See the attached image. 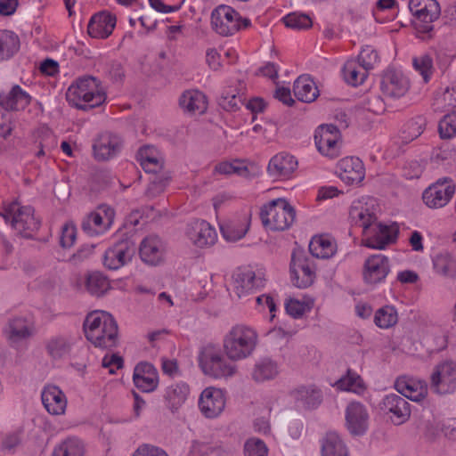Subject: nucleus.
I'll list each match as a JSON object with an SVG mask.
<instances>
[{"label":"nucleus","instance_id":"obj_58","mask_svg":"<svg viewBox=\"0 0 456 456\" xmlns=\"http://www.w3.org/2000/svg\"><path fill=\"white\" fill-rule=\"evenodd\" d=\"M215 171L222 175H239L246 176L248 175V169L244 162L240 160L224 161L217 164Z\"/></svg>","mask_w":456,"mask_h":456},{"label":"nucleus","instance_id":"obj_33","mask_svg":"<svg viewBox=\"0 0 456 456\" xmlns=\"http://www.w3.org/2000/svg\"><path fill=\"white\" fill-rule=\"evenodd\" d=\"M419 337L429 352H437L446 347L447 336L444 330L437 324L427 323L419 328Z\"/></svg>","mask_w":456,"mask_h":456},{"label":"nucleus","instance_id":"obj_30","mask_svg":"<svg viewBox=\"0 0 456 456\" xmlns=\"http://www.w3.org/2000/svg\"><path fill=\"white\" fill-rule=\"evenodd\" d=\"M408 78L400 70L389 69L382 77L380 89L388 98L397 99L403 96L409 90Z\"/></svg>","mask_w":456,"mask_h":456},{"label":"nucleus","instance_id":"obj_53","mask_svg":"<svg viewBox=\"0 0 456 456\" xmlns=\"http://www.w3.org/2000/svg\"><path fill=\"white\" fill-rule=\"evenodd\" d=\"M435 272L447 278L456 277V260L449 254L437 255L433 260Z\"/></svg>","mask_w":456,"mask_h":456},{"label":"nucleus","instance_id":"obj_39","mask_svg":"<svg viewBox=\"0 0 456 456\" xmlns=\"http://www.w3.org/2000/svg\"><path fill=\"white\" fill-rule=\"evenodd\" d=\"M73 345V339L65 335L53 336L45 343L46 353L53 360L67 359L72 351Z\"/></svg>","mask_w":456,"mask_h":456},{"label":"nucleus","instance_id":"obj_50","mask_svg":"<svg viewBox=\"0 0 456 456\" xmlns=\"http://www.w3.org/2000/svg\"><path fill=\"white\" fill-rule=\"evenodd\" d=\"M332 386L340 391L351 392L357 395L362 394L366 389L361 376L350 370Z\"/></svg>","mask_w":456,"mask_h":456},{"label":"nucleus","instance_id":"obj_35","mask_svg":"<svg viewBox=\"0 0 456 456\" xmlns=\"http://www.w3.org/2000/svg\"><path fill=\"white\" fill-rule=\"evenodd\" d=\"M116 16L109 12H101L94 14L88 24V34L94 38H106L116 26Z\"/></svg>","mask_w":456,"mask_h":456},{"label":"nucleus","instance_id":"obj_10","mask_svg":"<svg viewBox=\"0 0 456 456\" xmlns=\"http://www.w3.org/2000/svg\"><path fill=\"white\" fill-rule=\"evenodd\" d=\"M6 223L11 221L12 228L23 237H31L39 227L38 221L34 216V211L29 206H20L18 202L11 203L4 214H0Z\"/></svg>","mask_w":456,"mask_h":456},{"label":"nucleus","instance_id":"obj_25","mask_svg":"<svg viewBox=\"0 0 456 456\" xmlns=\"http://www.w3.org/2000/svg\"><path fill=\"white\" fill-rule=\"evenodd\" d=\"M298 162L295 156L288 152H279L273 156L267 165L268 175L276 181H286L293 177Z\"/></svg>","mask_w":456,"mask_h":456},{"label":"nucleus","instance_id":"obj_36","mask_svg":"<svg viewBox=\"0 0 456 456\" xmlns=\"http://www.w3.org/2000/svg\"><path fill=\"white\" fill-rule=\"evenodd\" d=\"M121 140L118 135L105 133L99 136L94 144V154L99 160H107L119 151Z\"/></svg>","mask_w":456,"mask_h":456},{"label":"nucleus","instance_id":"obj_6","mask_svg":"<svg viewBox=\"0 0 456 456\" xmlns=\"http://www.w3.org/2000/svg\"><path fill=\"white\" fill-rule=\"evenodd\" d=\"M409 10L417 36L425 39L434 29L433 23L440 17L441 8L436 0H409Z\"/></svg>","mask_w":456,"mask_h":456},{"label":"nucleus","instance_id":"obj_38","mask_svg":"<svg viewBox=\"0 0 456 456\" xmlns=\"http://www.w3.org/2000/svg\"><path fill=\"white\" fill-rule=\"evenodd\" d=\"M179 105L184 112L202 114L208 109V100L201 91L191 89L182 94L179 98Z\"/></svg>","mask_w":456,"mask_h":456},{"label":"nucleus","instance_id":"obj_52","mask_svg":"<svg viewBox=\"0 0 456 456\" xmlns=\"http://www.w3.org/2000/svg\"><path fill=\"white\" fill-rule=\"evenodd\" d=\"M19 49V37L12 31L0 30V61L10 58Z\"/></svg>","mask_w":456,"mask_h":456},{"label":"nucleus","instance_id":"obj_16","mask_svg":"<svg viewBox=\"0 0 456 456\" xmlns=\"http://www.w3.org/2000/svg\"><path fill=\"white\" fill-rule=\"evenodd\" d=\"M289 273L292 284L298 289L310 287L316 278L314 263L301 252L292 254Z\"/></svg>","mask_w":456,"mask_h":456},{"label":"nucleus","instance_id":"obj_1","mask_svg":"<svg viewBox=\"0 0 456 456\" xmlns=\"http://www.w3.org/2000/svg\"><path fill=\"white\" fill-rule=\"evenodd\" d=\"M87 340L95 347L108 349L118 344V328L113 316L105 311L89 313L84 322Z\"/></svg>","mask_w":456,"mask_h":456},{"label":"nucleus","instance_id":"obj_51","mask_svg":"<svg viewBox=\"0 0 456 456\" xmlns=\"http://www.w3.org/2000/svg\"><path fill=\"white\" fill-rule=\"evenodd\" d=\"M373 322L379 329H390L398 322V312L394 305H386L376 310Z\"/></svg>","mask_w":456,"mask_h":456},{"label":"nucleus","instance_id":"obj_28","mask_svg":"<svg viewBox=\"0 0 456 456\" xmlns=\"http://www.w3.org/2000/svg\"><path fill=\"white\" fill-rule=\"evenodd\" d=\"M133 383L139 391L152 393L159 385V372L151 363L140 362L134 368Z\"/></svg>","mask_w":456,"mask_h":456},{"label":"nucleus","instance_id":"obj_11","mask_svg":"<svg viewBox=\"0 0 456 456\" xmlns=\"http://www.w3.org/2000/svg\"><path fill=\"white\" fill-rule=\"evenodd\" d=\"M437 109L452 110L439 122L438 132L443 139H451L456 135V84L446 88L436 98Z\"/></svg>","mask_w":456,"mask_h":456},{"label":"nucleus","instance_id":"obj_57","mask_svg":"<svg viewBox=\"0 0 456 456\" xmlns=\"http://www.w3.org/2000/svg\"><path fill=\"white\" fill-rule=\"evenodd\" d=\"M286 27L294 29L308 28L313 24V19L309 14L302 12H291L283 17Z\"/></svg>","mask_w":456,"mask_h":456},{"label":"nucleus","instance_id":"obj_3","mask_svg":"<svg viewBox=\"0 0 456 456\" xmlns=\"http://www.w3.org/2000/svg\"><path fill=\"white\" fill-rule=\"evenodd\" d=\"M258 341V332L253 326L237 323L225 332L222 346L226 356L238 362L250 357L256 351Z\"/></svg>","mask_w":456,"mask_h":456},{"label":"nucleus","instance_id":"obj_20","mask_svg":"<svg viewBox=\"0 0 456 456\" xmlns=\"http://www.w3.org/2000/svg\"><path fill=\"white\" fill-rule=\"evenodd\" d=\"M370 424V413L367 407L356 401L350 402L345 409V427L354 436H363Z\"/></svg>","mask_w":456,"mask_h":456},{"label":"nucleus","instance_id":"obj_26","mask_svg":"<svg viewBox=\"0 0 456 456\" xmlns=\"http://www.w3.org/2000/svg\"><path fill=\"white\" fill-rule=\"evenodd\" d=\"M191 395V387L185 381H175L166 386L162 391L165 408L172 414L178 413Z\"/></svg>","mask_w":456,"mask_h":456},{"label":"nucleus","instance_id":"obj_34","mask_svg":"<svg viewBox=\"0 0 456 456\" xmlns=\"http://www.w3.org/2000/svg\"><path fill=\"white\" fill-rule=\"evenodd\" d=\"M290 395L296 406L304 410L316 409L322 401V393L315 385L298 387L290 393Z\"/></svg>","mask_w":456,"mask_h":456},{"label":"nucleus","instance_id":"obj_23","mask_svg":"<svg viewBox=\"0 0 456 456\" xmlns=\"http://www.w3.org/2000/svg\"><path fill=\"white\" fill-rule=\"evenodd\" d=\"M251 222L249 211L234 215L222 222L219 228L222 237L228 242H236L247 234Z\"/></svg>","mask_w":456,"mask_h":456},{"label":"nucleus","instance_id":"obj_64","mask_svg":"<svg viewBox=\"0 0 456 456\" xmlns=\"http://www.w3.org/2000/svg\"><path fill=\"white\" fill-rule=\"evenodd\" d=\"M77 239V229L72 223H67L63 225L61 234V245L63 248H70L74 245Z\"/></svg>","mask_w":456,"mask_h":456},{"label":"nucleus","instance_id":"obj_13","mask_svg":"<svg viewBox=\"0 0 456 456\" xmlns=\"http://www.w3.org/2000/svg\"><path fill=\"white\" fill-rule=\"evenodd\" d=\"M314 142L318 151L323 157L335 159L341 152V133L333 125L320 126L314 133Z\"/></svg>","mask_w":456,"mask_h":456},{"label":"nucleus","instance_id":"obj_32","mask_svg":"<svg viewBox=\"0 0 456 456\" xmlns=\"http://www.w3.org/2000/svg\"><path fill=\"white\" fill-rule=\"evenodd\" d=\"M76 287L94 297H102L110 289V281L100 272H88L77 279Z\"/></svg>","mask_w":456,"mask_h":456},{"label":"nucleus","instance_id":"obj_2","mask_svg":"<svg viewBox=\"0 0 456 456\" xmlns=\"http://www.w3.org/2000/svg\"><path fill=\"white\" fill-rule=\"evenodd\" d=\"M197 362L201 372L214 380L228 381L239 372L235 361L230 360L224 350L214 344L200 347Z\"/></svg>","mask_w":456,"mask_h":456},{"label":"nucleus","instance_id":"obj_40","mask_svg":"<svg viewBox=\"0 0 456 456\" xmlns=\"http://www.w3.org/2000/svg\"><path fill=\"white\" fill-rule=\"evenodd\" d=\"M309 250L316 258L328 259L336 255L338 251L337 241L329 234H318L311 239Z\"/></svg>","mask_w":456,"mask_h":456},{"label":"nucleus","instance_id":"obj_61","mask_svg":"<svg viewBox=\"0 0 456 456\" xmlns=\"http://www.w3.org/2000/svg\"><path fill=\"white\" fill-rule=\"evenodd\" d=\"M222 50L221 47L208 46L205 51L206 63L212 70L216 71L223 67Z\"/></svg>","mask_w":456,"mask_h":456},{"label":"nucleus","instance_id":"obj_14","mask_svg":"<svg viewBox=\"0 0 456 456\" xmlns=\"http://www.w3.org/2000/svg\"><path fill=\"white\" fill-rule=\"evenodd\" d=\"M379 205L370 196H362L352 202L349 217L355 224L362 228V232L378 219Z\"/></svg>","mask_w":456,"mask_h":456},{"label":"nucleus","instance_id":"obj_54","mask_svg":"<svg viewBox=\"0 0 456 456\" xmlns=\"http://www.w3.org/2000/svg\"><path fill=\"white\" fill-rule=\"evenodd\" d=\"M426 121L423 117H416L403 125L401 137L404 142H409L418 138L424 131Z\"/></svg>","mask_w":456,"mask_h":456},{"label":"nucleus","instance_id":"obj_22","mask_svg":"<svg viewBox=\"0 0 456 456\" xmlns=\"http://www.w3.org/2000/svg\"><path fill=\"white\" fill-rule=\"evenodd\" d=\"M379 408L395 425H402L411 417L410 403L396 394L385 395L379 403Z\"/></svg>","mask_w":456,"mask_h":456},{"label":"nucleus","instance_id":"obj_5","mask_svg":"<svg viewBox=\"0 0 456 456\" xmlns=\"http://www.w3.org/2000/svg\"><path fill=\"white\" fill-rule=\"evenodd\" d=\"M260 217L264 227L269 231H285L295 221L296 211L285 198H278L263 205Z\"/></svg>","mask_w":456,"mask_h":456},{"label":"nucleus","instance_id":"obj_9","mask_svg":"<svg viewBox=\"0 0 456 456\" xmlns=\"http://www.w3.org/2000/svg\"><path fill=\"white\" fill-rule=\"evenodd\" d=\"M399 234V225L395 222L387 221L374 223L362 233V246L376 249L383 250L391 244H394Z\"/></svg>","mask_w":456,"mask_h":456},{"label":"nucleus","instance_id":"obj_18","mask_svg":"<svg viewBox=\"0 0 456 456\" xmlns=\"http://www.w3.org/2000/svg\"><path fill=\"white\" fill-rule=\"evenodd\" d=\"M185 236L197 248H208L217 240V232L214 226L202 219L189 222L185 228Z\"/></svg>","mask_w":456,"mask_h":456},{"label":"nucleus","instance_id":"obj_31","mask_svg":"<svg viewBox=\"0 0 456 456\" xmlns=\"http://www.w3.org/2000/svg\"><path fill=\"white\" fill-rule=\"evenodd\" d=\"M395 388L404 397L418 403L426 399L428 394V384L425 380L409 376L398 378L395 380Z\"/></svg>","mask_w":456,"mask_h":456},{"label":"nucleus","instance_id":"obj_49","mask_svg":"<svg viewBox=\"0 0 456 456\" xmlns=\"http://www.w3.org/2000/svg\"><path fill=\"white\" fill-rule=\"evenodd\" d=\"M368 72L355 59L347 60L342 69L345 81L354 86L362 85L367 78Z\"/></svg>","mask_w":456,"mask_h":456},{"label":"nucleus","instance_id":"obj_27","mask_svg":"<svg viewBox=\"0 0 456 456\" xmlns=\"http://www.w3.org/2000/svg\"><path fill=\"white\" fill-rule=\"evenodd\" d=\"M41 401L45 410L52 416H63L68 408V397L57 385L45 384L41 390Z\"/></svg>","mask_w":456,"mask_h":456},{"label":"nucleus","instance_id":"obj_24","mask_svg":"<svg viewBox=\"0 0 456 456\" xmlns=\"http://www.w3.org/2000/svg\"><path fill=\"white\" fill-rule=\"evenodd\" d=\"M336 175L346 185H357L365 178V167L357 157L340 159L336 165Z\"/></svg>","mask_w":456,"mask_h":456},{"label":"nucleus","instance_id":"obj_17","mask_svg":"<svg viewBox=\"0 0 456 456\" xmlns=\"http://www.w3.org/2000/svg\"><path fill=\"white\" fill-rule=\"evenodd\" d=\"M265 276L262 270L248 266L239 269L233 278V291L239 297H243L264 288Z\"/></svg>","mask_w":456,"mask_h":456},{"label":"nucleus","instance_id":"obj_55","mask_svg":"<svg viewBox=\"0 0 456 456\" xmlns=\"http://www.w3.org/2000/svg\"><path fill=\"white\" fill-rule=\"evenodd\" d=\"M412 64L415 70L422 77L424 82H429L435 70L432 58L428 54H421L413 58Z\"/></svg>","mask_w":456,"mask_h":456},{"label":"nucleus","instance_id":"obj_42","mask_svg":"<svg viewBox=\"0 0 456 456\" xmlns=\"http://www.w3.org/2000/svg\"><path fill=\"white\" fill-rule=\"evenodd\" d=\"M86 444L77 436H68L58 443L53 448L51 456H86Z\"/></svg>","mask_w":456,"mask_h":456},{"label":"nucleus","instance_id":"obj_62","mask_svg":"<svg viewBox=\"0 0 456 456\" xmlns=\"http://www.w3.org/2000/svg\"><path fill=\"white\" fill-rule=\"evenodd\" d=\"M245 456H267L268 448L266 444L258 438H249L244 445Z\"/></svg>","mask_w":456,"mask_h":456},{"label":"nucleus","instance_id":"obj_47","mask_svg":"<svg viewBox=\"0 0 456 456\" xmlns=\"http://www.w3.org/2000/svg\"><path fill=\"white\" fill-rule=\"evenodd\" d=\"M322 456H349L342 437L336 432H329L322 439Z\"/></svg>","mask_w":456,"mask_h":456},{"label":"nucleus","instance_id":"obj_15","mask_svg":"<svg viewBox=\"0 0 456 456\" xmlns=\"http://www.w3.org/2000/svg\"><path fill=\"white\" fill-rule=\"evenodd\" d=\"M454 193L455 184L452 180L441 178L424 190L422 200L428 208L437 209L446 206Z\"/></svg>","mask_w":456,"mask_h":456},{"label":"nucleus","instance_id":"obj_37","mask_svg":"<svg viewBox=\"0 0 456 456\" xmlns=\"http://www.w3.org/2000/svg\"><path fill=\"white\" fill-rule=\"evenodd\" d=\"M314 305V298L309 295L289 297L284 301V309L289 316L300 320L306 317L313 311Z\"/></svg>","mask_w":456,"mask_h":456},{"label":"nucleus","instance_id":"obj_12","mask_svg":"<svg viewBox=\"0 0 456 456\" xmlns=\"http://www.w3.org/2000/svg\"><path fill=\"white\" fill-rule=\"evenodd\" d=\"M227 395L224 389L209 386L200 394L198 408L203 417L208 419L219 418L225 410Z\"/></svg>","mask_w":456,"mask_h":456},{"label":"nucleus","instance_id":"obj_45","mask_svg":"<svg viewBox=\"0 0 456 456\" xmlns=\"http://www.w3.org/2000/svg\"><path fill=\"white\" fill-rule=\"evenodd\" d=\"M137 159L142 168L148 173H155L162 167L163 158L157 148L145 145L140 148Z\"/></svg>","mask_w":456,"mask_h":456},{"label":"nucleus","instance_id":"obj_46","mask_svg":"<svg viewBox=\"0 0 456 456\" xmlns=\"http://www.w3.org/2000/svg\"><path fill=\"white\" fill-rule=\"evenodd\" d=\"M279 372L277 362L269 358H265L256 362L251 372V378L257 383H264L274 379Z\"/></svg>","mask_w":456,"mask_h":456},{"label":"nucleus","instance_id":"obj_29","mask_svg":"<svg viewBox=\"0 0 456 456\" xmlns=\"http://www.w3.org/2000/svg\"><path fill=\"white\" fill-rule=\"evenodd\" d=\"M135 248L128 240H121L109 248L103 256V265L110 270H118L129 263Z\"/></svg>","mask_w":456,"mask_h":456},{"label":"nucleus","instance_id":"obj_60","mask_svg":"<svg viewBox=\"0 0 456 456\" xmlns=\"http://www.w3.org/2000/svg\"><path fill=\"white\" fill-rule=\"evenodd\" d=\"M355 60L359 61L361 66H362L369 71L379 63V57L373 47L366 45L360 52L358 59Z\"/></svg>","mask_w":456,"mask_h":456},{"label":"nucleus","instance_id":"obj_21","mask_svg":"<svg viewBox=\"0 0 456 456\" xmlns=\"http://www.w3.org/2000/svg\"><path fill=\"white\" fill-rule=\"evenodd\" d=\"M390 273V261L387 256L378 253L368 256L362 266V280L370 286L383 283Z\"/></svg>","mask_w":456,"mask_h":456},{"label":"nucleus","instance_id":"obj_19","mask_svg":"<svg viewBox=\"0 0 456 456\" xmlns=\"http://www.w3.org/2000/svg\"><path fill=\"white\" fill-rule=\"evenodd\" d=\"M114 217V209L110 206L102 205L85 217L82 228L89 236L102 235L110 230Z\"/></svg>","mask_w":456,"mask_h":456},{"label":"nucleus","instance_id":"obj_59","mask_svg":"<svg viewBox=\"0 0 456 456\" xmlns=\"http://www.w3.org/2000/svg\"><path fill=\"white\" fill-rule=\"evenodd\" d=\"M240 102L241 95L236 88L226 89L219 99L220 106L228 111L236 110Z\"/></svg>","mask_w":456,"mask_h":456},{"label":"nucleus","instance_id":"obj_63","mask_svg":"<svg viewBox=\"0 0 456 456\" xmlns=\"http://www.w3.org/2000/svg\"><path fill=\"white\" fill-rule=\"evenodd\" d=\"M131 456H169L162 448L150 444H142L139 445Z\"/></svg>","mask_w":456,"mask_h":456},{"label":"nucleus","instance_id":"obj_41","mask_svg":"<svg viewBox=\"0 0 456 456\" xmlns=\"http://www.w3.org/2000/svg\"><path fill=\"white\" fill-rule=\"evenodd\" d=\"M30 95L18 85L12 86L8 92L0 94V105L5 110H23L30 103Z\"/></svg>","mask_w":456,"mask_h":456},{"label":"nucleus","instance_id":"obj_56","mask_svg":"<svg viewBox=\"0 0 456 456\" xmlns=\"http://www.w3.org/2000/svg\"><path fill=\"white\" fill-rule=\"evenodd\" d=\"M256 309L261 314L269 313V321L273 322L276 317L278 305L275 298L271 294H262L256 298Z\"/></svg>","mask_w":456,"mask_h":456},{"label":"nucleus","instance_id":"obj_48","mask_svg":"<svg viewBox=\"0 0 456 456\" xmlns=\"http://www.w3.org/2000/svg\"><path fill=\"white\" fill-rule=\"evenodd\" d=\"M34 330L33 320L29 317H16L10 321L7 334L12 340H19L29 337Z\"/></svg>","mask_w":456,"mask_h":456},{"label":"nucleus","instance_id":"obj_7","mask_svg":"<svg viewBox=\"0 0 456 456\" xmlns=\"http://www.w3.org/2000/svg\"><path fill=\"white\" fill-rule=\"evenodd\" d=\"M251 24L248 18L240 15L233 7L220 4L213 9L210 15L212 29L222 37L233 36Z\"/></svg>","mask_w":456,"mask_h":456},{"label":"nucleus","instance_id":"obj_4","mask_svg":"<svg viewBox=\"0 0 456 456\" xmlns=\"http://www.w3.org/2000/svg\"><path fill=\"white\" fill-rule=\"evenodd\" d=\"M106 90L94 77H83L72 83L67 91L69 103L80 110L100 106L106 101Z\"/></svg>","mask_w":456,"mask_h":456},{"label":"nucleus","instance_id":"obj_43","mask_svg":"<svg viewBox=\"0 0 456 456\" xmlns=\"http://www.w3.org/2000/svg\"><path fill=\"white\" fill-rule=\"evenodd\" d=\"M140 256L148 264H159L164 256V247L159 238L156 236L145 238L141 243Z\"/></svg>","mask_w":456,"mask_h":456},{"label":"nucleus","instance_id":"obj_8","mask_svg":"<svg viewBox=\"0 0 456 456\" xmlns=\"http://www.w3.org/2000/svg\"><path fill=\"white\" fill-rule=\"evenodd\" d=\"M432 391L439 395L456 392V359L444 358L437 362L429 373Z\"/></svg>","mask_w":456,"mask_h":456},{"label":"nucleus","instance_id":"obj_44","mask_svg":"<svg viewBox=\"0 0 456 456\" xmlns=\"http://www.w3.org/2000/svg\"><path fill=\"white\" fill-rule=\"evenodd\" d=\"M293 91L296 98L303 102H312L319 95L315 82L308 75L300 76L295 80Z\"/></svg>","mask_w":456,"mask_h":456}]
</instances>
